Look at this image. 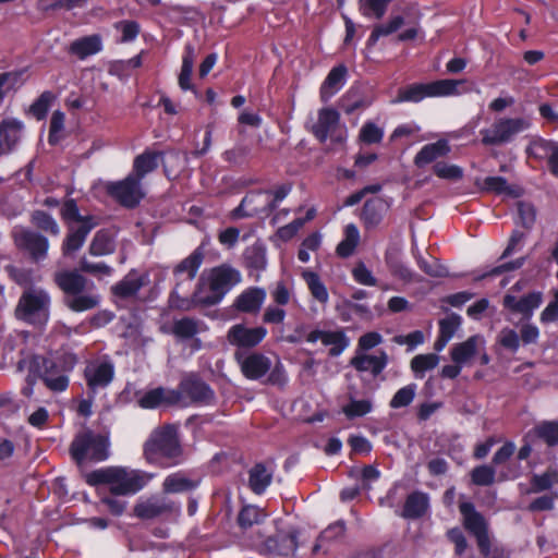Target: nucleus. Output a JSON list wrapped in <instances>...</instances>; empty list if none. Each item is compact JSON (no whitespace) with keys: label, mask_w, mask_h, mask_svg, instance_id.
<instances>
[{"label":"nucleus","mask_w":558,"mask_h":558,"mask_svg":"<svg viewBox=\"0 0 558 558\" xmlns=\"http://www.w3.org/2000/svg\"><path fill=\"white\" fill-rule=\"evenodd\" d=\"M154 477V473L138 469L106 466L87 473L85 481L89 486L108 485L114 496H132L145 488Z\"/></svg>","instance_id":"f257e3e1"},{"label":"nucleus","mask_w":558,"mask_h":558,"mask_svg":"<svg viewBox=\"0 0 558 558\" xmlns=\"http://www.w3.org/2000/svg\"><path fill=\"white\" fill-rule=\"evenodd\" d=\"M54 282L63 292V303L72 312L81 313L97 307L100 295L93 281L76 270H59Z\"/></svg>","instance_id":"f03ea898"},{"label":"nucleus","mask_w":558,"mask_h":558,"mask_svg":"<svg viewBox=\"0 0 558 558\" xmlns=\"http://www.w3.org/2000/svg\"><path fill=\"white\" fill-rule=\"evenodd\" d=\"M242 280L241 272L229 264L214 267L205 276L202 275L196 290L193 292V305H216L225 295Z\"/></svg>","instance_id":"7ed1b4c3"},{"label":"nucleus","mask_w":558,"mask_h":558,"mask_svg":"<svg viewBox=\"0 0 558 558\" xmlns=\"http://www.w3.org/2000/svg\"><path fill=\"white\" fill-rule=\"evenodd\" d=\"M75 364L76 357L71 353L51 356L34 355L29 362V369L39 376L49 390L62 392L69 387V375Z\"/></svg>","instance_id":"20e7f679"},{"label":"nucleus","mask_w":558,"mask_h":558,"mask_svg":"<svg viewBox=\"0 0 558 558\" xmlns=\"http://www.w3.org/2000/svg\"><path fill=\"white\" fill-rule=\"evenodd\" d=\"M236 361L245 378L259 380L267 375L266 383L279 388H284L289 383V376L280 359L271 361L269 356L260 352L247 354L236 353Z\"/></svg>","instance_id":"39448f33"},{"label":"nucleus","mask_w":558,"mask_h":558,"mask_svg":"<svg viewBox=\"0 0 558 558\" xmlns=\"http://www.w3.org/2000/svg\"><path fill=\"white\" fill-rule=\"evenodd\" d=\"M181 453L178 429L173 425L155 429L144 444V457L150 464L162 466L178 464Z\"/></svg>","instance_id":"423d86ee"},{"label":"nucleus","mask_w":558,"mask_h":558,"mask_svg":"<svg viewBox=\"0 0 558 558\" xmlns=\"http://www.w3.org/2000/svg\"><path fill=\"white\" fill-rule=\"evenodd\" d=\"M70 454L78 465L106 461L110 457L109 433H96L92 429L80 432L71 442Z\"/></svg>","instance_id":"0eeeda50"},{"label":"nucleus","mask_w":558,"mask_h":558,"mask_svg":"<svg viewBox=\"0 0 558 558\" xmlns=\"http://www.w3.org/2000/svg\"><path fill=\"white\" fill-rule=\"evenodd\" d=\"M51 296L43 288L28 287L20 296L15 316L34 326H44L50 317Z\"/></svg>","instance_id":"6e6552de"},{"label":"nucleus","mask_w":558,"mask_h":558,"mask_svg":"<svg viewBox=\"0 0 558 558\" xmlns=\"http://www.w3.org/2000/svg\"><path fill=\"white\" fill-rule=\"evenodd\" d=\"M464 83V80L445 78L430 83L409 84L398 89L397 96L391 102L416 104L425 98L458 96L462 94V92L459 90V86Z\"/></svg>","instance_id":"1a4fd4ad"},{"label":"nucleus","mask_w":558,"mask_h":558,"mask_svg":"<svg viewBox=\"0 0 558 558\" xmlns=\"http://www.w3.org/2000/svg\"><path fill=\"white\" fill-rule=\"evenodd\" d=\"M204 262V247L201 245L196 247L187 257L182 259L173 269L175 286L170 294V305L172 307L189 311L193 306L192 299L180 295V291L184 290L185 286H191L192 281L197 275L199 267Z\"/></svg>","instance_id":"9d476101"},{"label":"nucleus","mask_w":558,"mask_h":558,"mask_svg":"<svg viewBox=\"0 0 558 558\" xmlns=\"http://www.w3.org/2000/svg\"><path fill=\"white\" fill-rule=\"evenodd\" d=\"M532 123L525 117H500L495 119L489 128L482 129V143L486 146H499L512 142L515 136L531 128Z\"/></svg>","instance_id":"9b49d317"},{"label":"nucleus","mask_w":558,"mask_h":558,"mask_svg":"<svg viewBox=\"0 0 558 558\" xmlns=\"http://www.w3.org/2000/svg\"><path fill=\"white\" fill-rule=\"evenodd\" d=\"M114 363L109 356H101L88 362L84 369V378L88 393L96 395L107 388L114 378Z\"/></svg>","instance_id":"f8f14e48"},{"label":"nucleus","mask_w":558,"mask_h":558,"mask_svg":"<svg viewBox=\"0 0 558 558\" xmlns=\"http://www.w3.org/2000/svg\"><path fill=\"white\" fill-rule=\"evenodd\" d=\"M11 234L15 246L28 253L35 262L43 260L47 257L49 242L43 234L22 226H15Z\"/></svg>","instance_id":"ddd939ff"},{"label":"nucleus","mask_w":558,"mask_h":558,"mask_svg":"<svg viewBox=\"0 0 558 558\" xmlns=\"http://www.w3.org/2000/svg\"><path fill=\"white\" fill-rule=\"evenodd\" d=\"M106 189L110 196L128 208H134L144 197L141 181L134 174L121 181L110 182Z\"/></svg>","instance_id":"4468645a"},{"label":"nucleus","mask_w":558,"mask_h":558,"mask_svg":"<svg viewBox=\"0 0 558 558\" xmlns=\"http://www.w3.org/2000/svg\"><path fill=\"white\" fill-rule=\"evenodd\" d=\"M179 511V505L169 498L159 495L141 497L133 508L134 515L142 520H150L166 513Z\"/></svg>","instance_id":"2eb2a0df"},{"label":"nucleus","mask_w":558,"mask_h":558,"mask_svg":"<svg viewBox=\"0 0 558 558\" xmlns=\"http://www.w3.org/2000/svg\"><path fill=\"white\" fill-rule=\"evenodd\" d=\"M25 125L16 118L0 122V158L15 153L22 142Z\"/></svg>","instance_id":"dca6fc26"},{"label":"nucleus","mask_w":558,"mask_h":558,"mask_svg":"<svg viewBox=\"0 0 558 558\" xmlns=\"http://www.w3.org/2000/svg\"><path fill=\"white\" fill-rule=\"evenodd\" d=\"M459 510L463 518L464 527L475 536L478 548H486V541L489 537L485 518L476 511L474 505L470 501L461 502Z\"/></svg>","instance_id":"f3484780"},{"label":"nucleus","mask_w":558,"mask_h":558,"mask_svg":"<svg viewBox=\"0 0 558 558\" xmlns=\"http://www.w3.org/2000/svg\"><path fill=\"white\" fill-rule=\"evenodd\" d=\"M391 199L375 196L367 199L362 208L360 219L366 230H374L380 226L389 211Z\"/></svg>","instance_id":"a211bd4d"},{"label":"nucleus","mask_w":558,"mask_h":558,"mask_svg":"<svg viewBox=\"0 0 558 558\" xmlns=\"http://www.w3.org/2000/svg\"><path fill=\"white\" fill-rule=\"evenodd\" d=\"M267 336V329L263 326L248 328L243 324H236L228 330V341L240 348H253L259 344Z\"/></svg>","instance_id":"6ab92c4d"},{"label":"nucleus","mask_w":558,"mask_h":558,"mask_svg":"<svg viewBox=\"0 0 558 558\" xmlns=\"http://www.w3.org/2000/svg\"><path fill=\"white\" fill-rule=\"evenodd\" d=\"M388 362L389 357L385 351H380L378 354L355 352L350 365L360 373H371L373 377H377L386 368Z\"/></svg>","instance_id":"aec40b11"},{"label":"nucleus","mask_w":558,"mask_h":558,"mask_svg":"<svg viewBox=\"0 0 558 558\" xmlns=\"http://www.w3.org/2000/svg\"><path fill=\"white\" fill-rule=\"evenodd\" d=\"M181 392L192 402L209 405L215 401V392L205 381L190 377L184 379L180 385Z\"/></svg>","instance_id":"412c9836"},{"label":"nucleus","mask_w":558,"mask_h":558,"mask_svg":"<svg viewBox=\"0 0 558 558\" xmlns=\"http://www.w3.org/2000/svg\"><path fill=\"white\" fill-rule=\"evenodd\" d=\"M299 533L296 530L289 532H279L265 541V548L268 553L279 556H293L299 547Z\"/></svg>","instance_id":"4be33fe9"},{"label":"nucleus","mask_w":558,"mask_h":558,"mask_svg":"<svg viewBox=\"0 0 558 558\" xmlns=\"http://www.w3.org/2000/svg\"><path fill=\"white\" fill-rule=\"evenodd\" d=\"M149 283V275L131 270L121 281L112 286V293L121 299L133 298Z\"/></svg>","instance_id":"5701e85b"},{"label":"nucleus","mask_w":558,"mask_h":558,"mask_svg":"<svg viewBox=\"0 0 558 558\" xmlns=\"http://www.w3.org/2000/svg\"><path fill=\"white\" fill-rule=\"evenodd\" d=\"M485 340L482 336L475 335L468 338L465 341L456 343L450 350V357L456 364L462 366L469 364L471 360L483 351Z\"/></svg>","instance_id":"b1692460"},{"label":"nucleus","mask_w":558,"mask_h":558,"mask_svg":"<svg viewBox=\"0 0 558 558\" xmlns=\"http://www.w3.org/2000/svg\"><path fill=\"white\" fill-rule=\"evenodd\" d=\"M266 290L259 287L247 288L234 300L233 306L242 313L256 314L266 300Z\"/></svg>","instance_id":"393cba45"},{"label":"nucleus","mask_w":558,"mask_h":558,"mask_svg":"<svg viewBox=\"0 0 558 558\" xmlns=\"http://www.w3.org/2000/svg\"><path fill=\"white\" fill-rule=\"evenodd\" d=\"M97 226L96 221H85L84 223L69 225V232L63 241L62 251L63 254H72L78 251L89 232Z\"/></svg>","instance_id":"a878e982"},{"label":"nucleus","mask_w":558,"mask_h":558,"mask_svg":"<svg viewBox=\"0 0 558 558\" xmlns=\"http://www.w3.org/2000/svg\"><path fill=\"white\" fill-rule=\"evenodd\" d=\"M340 114L333 108H323L318 111L317 122L313 125L312 131L316 138L324 143L329 135H332L339 125Z\"/></svg>","instance_id":"bb28decb"},{"label":"nucleus","mask_w":558,"mask_h":558,"mask_svg":"<svg viewBox=\"0 0 558 558\" xmlns=\"http://www.w3.org/2000/svg\"><path fill=\"white\" fill-rule=\"evenodd\" d=\"M429 510V496L416 490L408 495L400 517L408 520H416L424 517Z\"/></svg>","instance_id":"cd10ccee"},{"label":"nucleus","mask_w":558,"mask_h":558,"mask_svg":"<svg viewBox=\"0 0 558 558\" xmlns=\"http://www.w3.org/2000/svg\"><path fill=\"white\" fill-rule=\"evenodd\" d=\"M180 399V393L175 390L157 387L145 391L137 400L143 409H155L161 404H173Z\"/></svg>","instance_id":"c85d7f7f"},{"label":"nucleus","mask_w":558,"mask_h":558,"mask_svg":"<svg viewBox=\"0 0 558 558\" xmlns=\"http://www.w3.org/2000/svg\"><path fill=\"white\" fill-rule=\"evenodd\" d=\"M348 70L343 64L332 68L320 86V99L327 102L347 82Z\"/></svg>","instance_id":"c756f323"},{"label":"nucleus","mask_w":558,"mask_h":558,"mask_svg":"<svg viewBox=\"0 0 558 558\" xmlns=\"http://www.w3.org/2000/svg\"><path fill=\"white\" fill-rule=\"evenodd\" d=\"M268 215L266 209V198L264 192H250L234 209L235 217H252L255 215Z\"/></svg>","instance_id":"7c9ffc66"},{"label":"nucleus","mask_w":558,"mask_h":558,"mask_svg":"<svg viewBox=\"0 0 558 558\" xmlns=\"http://www.w3.org/2000/svg\"><path fill=\"white\" fill-rule=\"evenodd\" d=\"M104 48L102 38L98 34L84 36L73 40L69 46V53L77 57L80 60L100 52Z\"/></svg>","instance_id":"2f4dec72"},{"label":"nucleus","mask_w":558,"mask_h":558,"mask_svg":"<svg viewBox=\"0 0 558 558\" xmlns=\"http://www.w3.org/2000/svg\"><path fill=\"white\" fill-rule=\"evenodd\" d=\"M450 153L448 141L439 140L435 143L427 144L414 157V163L418 168L435 161L440 157H445Z\"/></svg>","instance_id":"473e14b6"},{"label":"nucleus","mask_w":558,"mask_h":558,"mask_svg":"<svg viewBox=\"0 0 558 558\" xmlns=\"http://www.w3.org/2000/svg\"><path fill=\"white\" fill-rule=\"evenodd\" d=\"M462 324V318L456 313H451L439 320V335L434 343V349L440 352L447 343L453 338Z\"/></svg>","instance_id":"72a5a7b5"},{"label":"nucleus","mask_w":558,"mask_h":558,"mask_svg":"<svg viewBox=\"0 0 558 558\" xmlns=\"http://www.w3.org/2000/svg\"><path fill=\"white\" fill-rule=\"evenodd\" d=\"M336 312L343 323L353 320L354 316L363 320H372L373 313L366 304L354 303L350 300H343L341 303L336 305Z\"/></svg>","instance_id":"f704fd0d"},{"label":"nucleus","mask_w":558,"mask_h":558,"mask_svg":"<svg viewBox=\"0 0 558 558\" xmlns=\"http://www.w3.org/2000/svg\"><path fill=\"white\" fill-rule=\"evenodd\" d=\"M272 481V471L268 470L263 463L255 464L248 471V486L253 493L260 495Z\"/></svg>","instance_id":"c9c22d12"},{"label":"nucleus","mask_w":558,"mask_h":558,"mask_svg":"<svg viewBox=\"0 0 558 558\" xmlns=\"http://www.w3.org/2000/svg\"><path fill=\"white\" fill-rule=\"evenodd\" d=\"M243 260L246 268L251 271H262L267 266L266 247L264 244L256 242L246 247L243 253Z\"/></svg>","instance_id":"e433bc0d"},{"label":"nucleus","mask_w":558,"mask_h":558,"mask_svg":"<svg viewBox=\"0 0 558 558\" xmlns=\"http://www.w3.org/2000/svg\"><path fill=\"white\" fill-rule=\"evenodd\" d=\"M196 486L197 482L181 472H175L165 478L162 490L167 494H178L193 490Z\"/></svg>","instance_id":"4c0bfd02"},{"label":"nucleus","mask_w":558,"mask_h":558,"mask_svg":"<svg viewBox=\"0 0 558 558\" xmlns=\"http://www.w3.org/2000/svg\"><path fill=\"white\" fill-rule=\"evenodd\" d=\"M373 409L374 404L371 398L356 399L352 393H349L348 403L342 407V413L347 418L353 420L367 415Z\"/></svg>","instance_id":"58836bf2"},{"label":"nucleus","mask_w":558,"mask_h":558,"mask_svg":"<svg viewBox=\"0 0 558 558\" xmlns=\"http://www.w3.org/2000/svg\"><path fill=\"white\" fill-rule=\"evenodd\" d=\"M114 248L113 235L107 230H99L90 242L89 253L94 256H104L113 253Z\"/></svg>","instance_id":"ea45409f"},{"label":"nucleus","mask_w":558,"mask_h":558,"mask_svg":"<svg viewBox=\"0 0 558 558\" xmlns=\"http://www.w3.org/2000/svg\"><path fill=\"white\" fill-rule=\"evenodd\" d=\"M267 515L263 508L254 505H245L238 514V524L241 529L246 530L255 524L263 523Z\"/></svg>","instance_id":"a19ab883"},{"label":"nucleus","mask_w":558,"mask_h":558,"mask_svg":"<svg viewBox=\"0 0 558 558\" xmlns=\"http://www.w3.org/2000/svg\"><path fill=\"white\" fill-rule=\"evenodd\" d=\"M323 344L330 347V356H339L350 345V338L343 329L326 330Z\"/></svg>","instance_id":"79ce46f5"},{"label":"nucleus","mask_w":558,"mask_h":558,"mask_svg":"<svg viewBox=\"0 0 558 558\" xmlns=\"http://www.w3.org/2000/svg\"><path fill=\"white\" fill-rule=\"evenodd\" d=\"M159 154L154 151H144L134 159L133 170L134 177L142 179L158 167Z\"/></svg>","instance_id":"37998d69"},{"label":"nucleus","mask_w":558,"mask_h":558,"mask_svg":"<svg viewBox=\"0 0 558 558\" xmlns=\"http://www.w3.org/2000/svg\"><path fill=\"white\" fill-rule=\"evenodd\" d=\"M360 242V231L354 223H349L344 228V238L337 245L336 252L340 257L351 256Z\"/></svg>","instance_id":"c03bdc74"},{"label":"nucleus","mask_w":558,"mask_h":558,"mask_svg":"<svg viewBox=\"0 0 558 558\" xmlns=\"http://www.w3.org/2000/svg\"><path fill=\"white\" fill-rule=\"evenodd\" d=\"M392 0H357V9L366 19L380 20L386 14Z\"/></svg>","instance_id":"a18cd8bd"},{"label":"nucleus","mask_w":558,"mask_h":558,"mask_svg":"<svg viewBox=\"0 0 558 558\" xmlns=\"http://www.w3.org/2000/svg\"><path fill=\"white\" fill-rule=\"evenodd\" d=\"M204 323L191 317L177 319L172 325V332L181 339H190L202 331Z\"/></svg>","instance_id":"49530a36"},{"label":"nucleus","mask_w":558,"mask_h":558,"mask_svg":"<svg viewBox=\"0 0 558 558\" xmlns=\"http://www.w3.org/2000/svg\"><path fill=\"white\" fill-rule=\"evenodd\" d=\"M251 153V146L242 141H239L232 148L227 149L222 154V158L225 161L231 165L243 166L247 163Z\"/></svg>","instance_id":"de8ad7c7"},{"label":"nucleus","mask_w":558,"mask_h":558,"mask_svg":"<svg viewBox=\"0 0 558 558\" xmlns=\"http://www.w3.org/2000/svg\"><path fill=\"white\" fill-rule=\"evenodd\" d=\"M303 278L313 298L322 304H327L329 294L319 276L313 271H305Z\"/></svg>","instance_id":"09e8293b"},{"label":"nucleus","mask_w":558,"mask_h":558,"mask_svg":"<svg viewBox=\"0 0 558 558\" xmlns=\"http://www.w3.org/2000/svg\"><path fill=\"white\" fill-rule=\"evenodd\" d=\"M530 433L544 440L549 447L558 445V422H541Z\"/></svg>","instance_id":"8fccbe9b"},{"label":"nucleus","mask_w":558,"mask_h":558,"mask_svg":"<svg viewBox=\"0 0 558 558\" xmlns=\"http://www.w3.org/2000/svg\"><path fill=\"white\" fill-rule=\"evenodd\" d=\"M345 525L342 521L335 522L328 525L318 536L317 542L313 547V554H317L326 542H333L344 535Z\"/></svg>","instance_id":"3c124183"},{"label":"nucleus","mask_w":558,"mask_h":558,"mask_svg":"<svg viewBox=\"0 0 558 558\" xmlns=\"http://www.w3.org/2000/svg\"><path fill=\"white\" fill-rule=\"evenodd\" d=\"M558 148V143L554 141H547L544 138H537L531 142L527 147V154L536 159H549L551 154Z\"/></svg>","instance_id":"603ef678"},{"label":"nucleus","mask_w":558,"mask_h":558,"mask_svg":"<svg viewBox=\"0 0 558 558\" xmlns=\"http://www.w3.org/2000/svg\"><path fill=\"white\" fill-rule=\"evenodd\" d=\"M186 49L189 52L183 57L182 60L181 71L179 74V86L182 90H193L196 94V90L191 83V76L194 66L193 49L191 46H187Z\"/></svg>","instance_id":"864d4df0"},{"label":"nucleus","mask_w":558,"mask_h":558,"mask_svg":"<svg viewBox=\"0 0 558 558\" xmlns=\"http://www.w3.org/2000/svg\"><path fill=\"white\" fill-rule=\"evenodd\" d=\"M439 363V356L434 353L418 354L411 361V368L416 377H423L425 372L434 369Z\"/></svg>","instance_id":"5fc2aeb1"},{"label":"nucleus","mask_w":558,"mask_h":558,"mask_svg":"<svg viewBox=\"0 0 558 558\" xmlns=\"http://www.w3.org/2000/svg\"><path fill=\"white\" fill-rule=\"evenodd\" d=\"M416 390V384H409L400 388L391 398L389 407L391 409H400L410 405L415 398Z\"/></svg>","instance_id":"6e6d98bb"},{"label":"nucleus","mask_w":558,"mask_h":558,"mask_svg":"<svg viewBox=\"0 0 558 558\" xmlns=\"http://www.w3.org/2000/svg\"><path fill=\"white\" fill-rule=\"evenodd\" d=\"M61 217L63 218V220L68 221L69 223H74V225L84 223L85 221H95L94 217L82 216L80 214L77 204L73 198L65 201L64 204L62 205Z\"/></svg>","instance_id":"4d7b16f0"},{"label":"nucleus","mask_w":558,"mask_h":558,"mask_svg":"<svg viewBox=\"0 0 558 558\" xmlns=\"http://www.w3.org/2000/svg\"><path fill=\"white\" fill-rule=\"evenodd\" d=\"M558 484V471L547 470L542 474H534L531 480L532 492L539 493Z\"/></svg>","instance_id":"13d9d810"},{"label":"nucleus","mask_w":558,"mask_h":558,"mask_svg":"<svg viewBox=\"0 0 558 558\" xmlns=\"http://www.w3.org/2000/svg\"><path fill=\"white\" fill-rule=\"evenodd\" d=\"M32 222L38 229L48 232L52 235H58L60 233V228L53 217L43 210H36L32 215Z\"/></svg>","instance_id":"bf43d9fd"},{"label":"nucleus","mask_w":558,"mask_h":558,"mask_svg":"<svg viewBox=\"0 0 558 558\" xmlns=\"http://www.w3.org/2000/svg\"><path fill=\"white\" fill-rule=\"evenodd\" d=\"M543 302V293L534 291L520 298L519 314L531 317L534 310L538 308Z\"/></svg>","instance_id":"052dcab7"},{"label":"nucleus","mask_w":558,"mask_h":558,"mask_svg":"<svg viewBox=\"0 0 558 558\" xmlns=\"http://www.w3.org/2000/svg\"><path fill=\"white\" fill-rule=\"evenodd\" d=\"M496 471L492 465L483 464L471 472L472 483L477 486H489L495 482Z\"/></svg>","instance_id":"680f3d73"},{"label":"nucleus","mask_w":558,"mask_h":558,"mask_svg":"<svg viewBox=\"0 0 558 558\" xmlns=\"http://www.w3.org/2000/svg\"><path fill=\"white\" fill-rule=\"evenodd\" d=\"M484 190L497 194H505L510 196H518L514 189L510 186L507 180L502 177H487L484 180Z\"/></svg>","instance_id":"e2e57ef3"},{"label":"nucleus","mask_w":558,"mask_h":558,"mask_svg":"<svg viewBox=\"0 0 558 558\" xmlns=\"http://www.w3.org/2000/svg\"><path fill=\"white\" fill-rule=\"evenodd\" d=\"M290 192V184H281L274 190L264 192L266 198V209H268V213L275 210L279 203L282 202Z\"/></svg>","instance_id":"0e129e2a"},{"label":"nucleus","mask_w":558,"mask_h":558,"mask_svg":"<svg viewBox=\"0 0 558 558\" xmlns=\"http://www.w3.org/2000/svg\"><path fill=\"white\" fill-rule=\"evenodd\" d=\"M384 137V130L374 122L367 121L360 130L359 138L365 144L380 143Z\"/></svg>","instance_id":"69168bd1"},{"label":"nucleus","mask_w":558,"mask_h":558,"mask_svg":"<svg viewBox=\"0 0 558 558\" xmlns=\"http://www.w3.org/2000/svg\"><path fill=\"white\" fill-rule=\"evenodd\" d=\"M114 28L121 32V43L134 41L141 32L140 24L135 21L130 20L117 22L114 24Z\"/></svg>","instance_id":"338daca9"},{"label":"nucleus","mask_w":558,"mask_h":558,"mask_svg":"<svg viewBox=\"0 0 558 558\" xmlns=\"http://www.w3.org/2000/svg\"><path fill=\"white\" fill-rule=\"evenodd\" d=\"M54 99L51 92H44L31 106V112L37 120H43L49 110V107Z\"/></svg>","instance_id":"774afa93"}]
</instances>
